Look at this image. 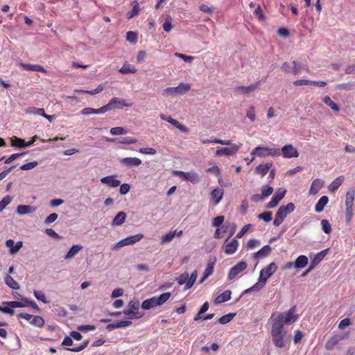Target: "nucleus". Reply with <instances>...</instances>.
Wrapping results in <instances>:
<instances>
[{
  "instance_id": "9b49d317",
  "label": "nucleus",
  "mask_w": 355,
  "mask_h": 355,
  "mask_svg": "<svg viewBox=\"0 0 355 355\" xmlns=\"http://www.w3.org/2000/svg\"><path fill=\"white\" fill-rule=\"evenodd\" d=\"M277 270V266L275 263H270L268 266L263 268L259 274V280H262L266 283L267 279L272 275Z\"/></svg>"
},
{
  "instance_id": "5fc2aeb1",
  "label": "nucleus",
  "mask_w": 355,
  "mask_h": 355,
  "mask_svg": "<svg viewBox=\"0 0 355 355\" xmlns=\"http://www.w3.org/2000/svg\"><path fill=\"white\" fill-rule=\"evenodd\" d=\"M44 109L38 107H30L26 111L27 114H38L40 116H44Z\"/></svg>"
},
{
  "instance_id": "72a5a7b5",
  "label": "nucleus",
  "mask_w": 355,
  "mask_h": 355,
  "mask_svg": "<svg viewBox=\"0 0 355 355\" xmlns=\"http://www.w3.org/2000/svg\"><path fill=\"white\" fill-rule=\"evenodd\" d=\"M344 178L343 176H340L335 179L329 186V190L330 192H334L336 191L339 187L342 184L343 182Z\"/></svg>"
},
{
  "instance_id": "473e14b6",
  "label": "nucleus",
  "mask_w": 355,
  "mask_h": 355,
  "mask_svg": "<svg viewBox=\"0 0 355 355\" xmlns=\"http://www.w3.org/2000/svg\"><path fill=\"white\" fill-rule=\"evenodd\" d=\"M35 208L30 205H21L17 207V213L20 215L33 213Z\"/></svg>"
},
{
  "instance_id": "37998d69",
  "label": "nucleus",
  "mask_w": 355,
  "mask_h": 355,
  "mask_svg": "<svg viewBox=\"0 0 355 355\" xmlns=\"http://www.w3.org/2000/svg\"><path fill=\"white\" fill-rule=\"evenodd\" d=\"M209 304L208 302H205L200 307L198 313L195 315L193 320L195 321H200V320L202 318V315L209 309Z\"/></svg>"
},
{
  "instance_id": "58836bf2",
  "label": "nucleus",
  "mask_w": 355,
  "mask_h": 355,
  "mask_svg": "<svg viewBox=\"0 0 355 355\" xmlns=\"http://www.w3.org/2000/svg\"><path fill=\"white\" fill-rule=\"evenodd\" d=\"M202 144H219L221 145H230L231 144V141L230 140H221L218 139H202L201 140Z\"/></svg>"
},
{
  "instance_id": "423d86ee",
  "label": "nucleus",
  "mask_w": 355,
  "mask_h": 355,
  "mask_svg": "<svg viewBox=\"0 0 355 355\" xmlns=\"http://www.w3.org/2000/svg\"><path fill=\"white\" fill-rule=\"evenodd\" d=\"M197 270H194L190 276L189 273L184 272L182 275H180L176 279V280L179 285L185 284L184 290H188L191 288L196 282L197 279Z\"/></svg>"
},
{
  "instance_id": "e2e57ef3",
  "label": "nucleus",
  "mask_w": 355,
  "mask_h": 355,
  "mask_svg": "<svg viewBox=\"0 0 355 355\" xmlns=\"http://www.w3.org/2000/svg\"><path fill=\"white\" fill-rule=\"evenodd\" d=\"M37 164H38V162L36 161L31 162L21 165L20 166V169L22 171L31 170V169H33V168H35V166H37Z\"/></svg>"
},
{
  "instance_id": "6ab92c4d",
  "label": "nucleus",
  "mask_w": 355,
  "mask_h": 355,
  "mask_svg": "<svg viewBox=\"0 0 355 355\" xmlns=\"http://www.w3.org/2000/svg\"><path fill=\"white\" fill-rule=\"evenodd\" d=\"M272 166V162H268L266 164L258 165L254 171V174L260 175L261 177L265 176Z\"/></svg>"
},
{
  "instance_id": "79ce46f5",
  "label": "nucleus",
  "mask_w": 355,
  "mask_h": 355,
  "mask_svg": "<svg viewBox=\"0 0 355 355\" xmlns=\"http://www.w3.org/2000/svg\"><path fill=\"white\" fill-rule=\"evenodd\" d=\"M144 235L142 234H138L134 236H130L125 239L126 241L127 245H133L137 242H139L142 238Z\"/></svg>"
},
{
  "instance_id": "412c9836",
  "label": "nucleus",
  "mask_w": 355,
  "mask_h": 355,
  "mask_svg": "<svg viewBox=\"0 0 355 355\" xmlns=\"http://www.w3.org/2000/svg\"><path fill=\"white\" fill-rule=\"evenodd\" d=\"M103 184H107L110 187H117L120 185L121 182L116 179L114 175H109L101 179Z\"/></svg>"
},
{
  "instance_id": "338daca9",
  "label": "nucleus",
  "mask_w": 355,
  "mask_h": 355,
  "mask_svg": "<svg viewBox=\"0 0 355 355\" xmlns=\"http://www.w3.org/2000/svg\"><path fill=\"white\" fill-rule=\"evenodd\" d=\"M172 19L171 17H168L164 23L163 24V28L165 31L169 32L173 28L172 24H171Z\"/></svg>"
},
{
  "instance_id": "6e6d98bb",
  "label": "nucleus",
  "mask_w": 355,
  "mask_h": 355,
  "mask_svg": "<svg viewBox=\"0 0 355 355\" xmlns=\"http://www.w3.org/2000/svg\"><path fill=\"white\" fill-rule=\"evenodd\" d=\"M89 344V340H85L81 345L76 347L73 348H67V350L73 352H79L85 349Z\"/></svg>"
},
{
  "instance_id": "2eb2a0df",
  "label": "nucleus",
  "mask_w": 355,
  "mask_h": 355,
  "mask_svg": "<svg viewBox=\"0 0 355 355\" xmlns=\"http://www.w3.org/2000/svg\"><path fill=\"white\" fill-rule=\"evenodd\" d=\"M37 139V135L32 137V139L29 141H25L24 139L13 137L11 139V145L15 147L25 148L32 146Z\"/></svg>"
},
{
  "instance_id": "1a4fd4ad",
  "label": "nucleus",
  "mask_w": 355,
  "mask_h": 355,
  "mask_svg": "<svg viewBox=\"0 0 355 355\" xmlns=\"http://www.w3.org/2000/svg\"><path fill=\"white\" fill-rule=\"evenodd\" d=\"M229 146H230V147L221 148L217 149V150L216 152V156H223V155L230 156V155H235L239 150V149L241 148L242 144H232L231 142V144H230Z\"/></svg>"
},
{
  "instance_id": "bb28decb",
  "label": "nucleus",
  "mask_w": 355,
  "mask_h": 355,
  "mask_svg": "<svg viewBox=\"0 0 355 355\" xmlns=\"http://www.w3.org/2000/svg\"><path fill=\"white\" fill-rule=\"evenodd\" d=\"M223 189L220 188H216L211 192V198L214 200V205H216L220 202L223 198Z\"/></svg>"
},
{
  "instance_id": "f257e3e1",
  "label": "nucleus",
  "mask_w": 355,
  "mask_h": 355,
  "mask_svg": "<svg viewBox=\"0 0 355 355\" xmlns=\"http://www.w3.org/2000/svg\"><path fill=\"white\" fill-rule=\"evenodd\" d=\"M270 318L272 324H281L282 328H284V324H290L297 321L299 315L297 313L296 306H293L286 312L273 313Z\"/></svg>"
},
{
  "instance_id": "9d476101",
  "label": "nucleus",
  "mask_w": 355,
  "mask_h": 355,
  "mask_svg": "<svg viewBox=\"0 0 355 355\" xmlns=\"http://www.w3.org/2000/svg\"><path fill=\"white\" fill-rule=\"evenodd\" d=\"M191 86L187 83H180L175 87H167L164 89V92L169 95L182 94L189 91Z\"/></svg>"
},
{
  "instance_id": "2f4dec72",
  "label": "nucleus",
  "mask_w": 355,
  "mask_h": 355,
  "mask_svg": "<svg viewBox=\"0 0 355 355\" xmlns=\"http://www.w3.org/2000/svg\"><path fill=\"white\" fill-rule=\"evenodd\" d=\"M329 198L326 196H322L315 206V211L320 213L323 211L324 207L327 204Z\"/></svg>"
},
{
  "instance_id": "c03bdc74",
  "label": "nucleus",
  "mask_w": 355,
  "mask_h": 355,
  "mask_svg": "<svg viewBox=\"0 0 355 355\" xmlns=\"http://www.w3.org/2000/svg\"><path fill=\"white\" fill-rule=\"evenodd\" d=\"M132 4H133L132 10L130 12L127 13V18L128 19L137 16L139 14V10H140L139 4L138 2L134 1L132 3Z\"/></svg>"
},
{
  "instance_id": "6e6552de",
  "label": "nucleus",
  "mask_w": 355,
  "mask_h": 355,
  "mask_svg": "<svg viewBox=\"0 0 355 355\" xmlns=\"http://www.w3.org/2000/svg\"><path fill=\"white\" fill-rule=\"evenodd\" d=\"M173 174L186 181H189L192 184H196L199 182L200 178L197 173L194 171L184 172L180 171H174Z\"/></svg>"
},
{
  "instance_id": "b1692460",
  "label": "nucleus",
  "mask_w": 355,
  "mask_h": 355,
  "mask_svg": "<svg viewBox=\"0 0 355 355\" xmlns=\"http://www.w3.org/2000/svg\"><path fill=\"white\" fill-rule=\"evenodd\" d=\"M327 249L318 252L311 260V264L309 267V270H312L324 259L327 254Z\"/></svg>"
},
{
  "instance_id": "39448f33",
  "label": "nucleus",
  "mask_w": 355,
  "mask_h": 355,
  "mask_svg": "<svg viewBox=\"0 0 355 355\" xmlns=\"http://www.w3.org/2000/svg\"><path fill=\"white\" fill-rule=\"evenodd\" d=\"M251 155L259 157H277L281 155V151L279 148L259 146L252 150Z\"/></svg>"
},
{
  "instance_id": "ea45409f",
  "label": "nucleus",
  "mask_w": 355,
  "mask_h": 355,
  "mask_svg": "<svg viewBox=\"0 0 355 355\" xmlns=\"http://www.w3.org/2000/svg\"><path fill=\"white\" fill-rule=\"evenodd\" d=\"M5 283L12 289L17 290L19 288V284L10 275L6 276Z\"/></svg>"
},
{
  "instance_id": "7ed1b4c3",
  "label": "nucleus",
  "mask_w": 355,
  "mask_h": 355,
  "mask_svg": "<svg viewBox=\"0 0 355 355\" xmlns=\"http://www.w3.org/2000/svg\"><path fill=\"white\" fill-rule=\"evenodd\" d=\"M295 209V206L293 202H289L286 205H282L275 214V218L273 220V225L275 227L279 226L286 218V216L292 213Z\"/></svg>"
},
{
  "instance_id": "3c124183",
  "label": "nucleus",
  "mask_w": 355,
  "mask_h": 355,
  "mask_svg": "<svg viewBox=\"0 0 355 355\" xmlns=\"http://www.w3.org/2000/svg\"><path fill=\"white\" fill-rule=\"evenodd\" d=\"M171 124H172L182 132L187 133L189 132L188 128H187L185 125L180 123L178 121L174 119L171 121Z\"/></svg>"
},
{
  "instance_id": "a878e982",
  "label": "nucleus",
  "mask_w": 355,
  "mask_h": 355,
  "mask_svg": "<svg viewBox=\"0 0 355 355\" xmlns=\"http://www.w3.org/2000/svg\"><path fill=\"white\" fill-rule=\"evenodd\" d=\"M6 246L9 248L10 254L17 253L23 246L22 241H18L15 243V241L12 239L6 241Z\"/></svg>"
},
{
  "instance_id": "f3484780",
  "label": "nucleus",
  "mask_w": 355,
  "mask_h": 355,
  "mask_svg": "<svg viewBox=\"0 0 355 355\" xmlns=\"http://www.w3.org/2000/svg\"><path fill=\"white\" fill-rule=\"evenodd\" d=\"M282 154L285 158L297 157L299 153L291 144H287L282 147Z\"/></svg>"
},
{
  "instance_id": "4be33fe9",
  "label": "nucleus",
  "mask_w": 355,
  "mask_h": 355,
  "mask_svg": "<svg viewBox=\"0 0 355 355\" xmlns=\"http://www.w3.org/2000/svg\"><path fill=\"white\" fill-rule=\"evenodd\" d=\"M272 248L269 245H264L259 251L253 254L255 259H259L268 257L271 252Z\"/></svg>"
},
{
  "instance_id": "052dcab7",
  "label": "nucleus",
  "mask_w": 355,
  "mask_h": 355,
  "mask_svg": "<svg viewBox=\"0 0 355 355\" xmlns=\"http://www.w3.org/2000/svg\"><path fill=\"white\" fill-rule=\"evenodd\" d=\"M352 324V320L349 318H345L340 320L338 324V328L340 330L345 329L346 327L350 326Z\"/></svg>"
},
{
  "instance_id": "603ef678",
  "label": "nucleus",
  "mask_w": 355,
  "mask_h": 355,
  "mask_svg": "<svg viewBox=\"0 0 355 355\" xmlns=\"http://www.w3.org/2000/svg\"><path fill=\"white\" fill-rule=\"evenodd\" d=\"M261 195L263 198L265 199L266 198L270 196L273 192V188L268 185H263L261 187Z\"/></svg>"
},
{
  "instance_id": "0eeeda50",
  "label": "nucleus",
  "mask_w": 355,
  "mask_h": 355,
  "mask_svg": "<svg viewBox=\"0 0 355 355\" xmlns=\"http://www.w3.org/2000/svg\"><path fill=\"white\" fill-rule=\"evenodd\" d=\"M139 303L138 301H130L128 304V308L124 309L123 313L125 315H129V319H139L141 318L144 313L140 312Z\"/></svg>"
},
{
  "instance_id": "09e8293b",
  "label": "nucleus",
  "mask_w": 355,
  "mask_h": 355,
  "mask_svg": "<svg viewBox=\"0 0 355 355\" xmlns=\"http://www.w3.org/2000/svg\"><path fill=\"white\" fill-rule=\"evenodd\" d=\"M176 235V231L169 232L162 237L161 243H166L171 242Z\"/></svg>"
},
{
  "instance_id": "cd10ccee",
  "label": "nucleus",
  "mask_w": 355,
  "mask_h": 355,
  "mask_svg": "<svg viewBox=\"0 0 355 355\" xmlns=\"http://www.w3.org/2000/svg\"><path fill=\"white\" fill-rule=\"evenodd\" d=\"M132 324V322L130 320H121L116 322L115 323L108 324L106 326V329L107 331H112L118 328H123L128 326H130Z\"/></svg>"
},
{
  "instance_id": "13d9d810",
  "label": "nucleus",
  "mask_w": 355,
  "mask_h": 355,
  "mask_svg": "<svg viewBox=\"0 0 355 355\" xmlns=\"http://www.w3.org/2000/svg\"><path fill=\"white\" fill-rule=\"evenodd\" d=\"M272 212L264 211L257 216L258 218L263 220L265 222H270L272 220Z\"/></svg>"
},
{
  "instance_id": "774afa93",
  "label": "nucleus",
  "mask_w": 355,
  "mask_h": 355,
  "mask_svg": "<svg viewBox=\"0 0 355 355\" xmlns=\"http://www.w3.org/2000/svg\"><path fill=\"white\" fill-rule=\"evenodd\" d=\"M338 343V339L336 337L331 338L326 344L327 349H332L334 346Z\"/></svg>"
},
{
  "instance_id": "c756f323",
  "label": "nucleus",
  "mask_w": 355,
  "mask_h": 355,
  "mask_svg": "<svg viewBox=\"0 0 355 355\" xmlns=\"http://www.w3.org/2000/svg\"><path fill=\"white\" fill-rule=\"evenodd\" d=\"M232 293L230 290L224 291L222 294L219 295L214 300L216 304L225 302L231 299Z\"/></svg>"
},
{
  "instance_id": "49530a36",
  "label": "nucleus",
  "mask_w": 355,
  "mask_h": 355,
  "mask_svg": "<svg viewBox=\"0 0 355 355\" xmlns=\"http://www.w3.org/2000/svg\"><path fill=\"white\" fill-rule=\"evenodd\" d=\"M3 305H7L12 308V309L15 308L24 307L26 306V303L21 300V302L19 301H10V302H3Z\"/></svg>"
},
{
  "instance_id": "8fccbe9b",
  "label": "nucleus",
  "mask_w": 355,
  "mask_h": 355,
  "mask_svg": "<svg viewBox=\"0 0 355 355\" xmlns=\"http://www.w3.org/2000/svg\"><path fill=\"white\" fill-rule=\"evenodd\" d=\"M171 124H172L182 132L187 133L189 132L188 128H187L185 125L180 123L178 121L174 119L171 121Z\"/></svg>"
},
{
  "instance_id": "a18cd8bd",
  "label": "nucleus",
  "mask_w": 355,
  "mask_h": 355,
  "mask_svg": "<svg viewBox=\"0 0 355 355\" xmlns=\"http://www.w3.org/2000/svg\"><path fill=\"white\" fill-rule=\"evenodd\" d=\"M30 323L37 327H42L44 325V320L41 316L33 315Z\"/></svg>"
},
{
  "instance_id": "ddd939ff",
  "label": "nucleus",
  "mask_w": 355,
  "mask_h": 355,
  "mask_svg": "<svg viewBox=\"0 0 355 355\" xmlns=\"http://www.w3.org/2000/svg\"><path fill=\"white\" fill-rule=\"evenodd\" d=\"M286 190L282 188L277 189L275 195L271 198L270 201L268 202L266 208L272 209L275 207L281 200L284 197Z\"/></svg>"
},
{
  "instance_id": "4d7b16f0",
  "label": "nucleus",
  "mask_w": 355,
  "mask_h": 355,
  "mask_svg": "<svg viewBox=\"0 0 355 355\" xmlns=\"http://www.w3.org/2000/svg\"><path fill=\"white\" fill-rule=\"evenodd\" d=\"M112 135H122L127 133V130L122 127H114L110 129Z\"/></svg>"
},
{
  "instance_id": "bf43d9fd",
  "label": "nucleus",
  "mask_w": 355,
  "mask_h": 355,
  "mask_svg": "<svg viewBox=\"0 0 355 355\" xmlns=\"http://www.w3.org/2000/svg\"><path fill=\"white\" fill-rule=\"evenodd\" d=\"M126 40L131 43L135 44L137 42V34L133 31H128L126 33Z\"/></svg>"
},
{
  "instance_id": "c9c22d12",
  "label": "nucleus",
  "mask_w": 355,
  "mask_h": 355,
  "mask_svg": "<svg viewBox=\"0 0 355 355\" xmlns=\"http://www.w3.org/2000/svg\"><path fill=\"white\" fill-rule=\"evenodd\" d=\"M308 264V258L305 255L299 256L295 261V267L303 268Z\"/></svg>"
},
{
  "instance_id": "f704fd0d",
  "label": "nucleus",
  "mask_w": 355,
  "mask_h": 355,
  "mask_svg": "<svg viewBox=\"0 0 355 355\" xmlns=\"http://www.w3.org/2000/svg\"><path fill=\"white\" fill-rule=\"evenodd\" d=\"M108 141L111 142H116L123 144H133L137 142V140L134 137H125L122 139H118L116 138L110 139Z\"/></svg>"
},
{
  "instance_id": "f8f14e48",
  "label": "nucleus",
  "mask_w": 355,
  "mask_h": 355,
  "mask_svg": "<svg viewBox=\"0 0 355 355\" xmlns=\"http://www.w3.org/2000/svg\"><path fill=\"white\" fill-rule=\"evenodd\" d=\"M247 263L245 261L238 262L235 266L232 267L228 273V279H233L241 272L247 268Z\"/></svg>"
},
{
  "instance_id": "c85d7f7f",
  "label": "nucleus",
  "mask_w": 355,
  "mask_h": 355,
  "mask_svg": "<svg viewBox=\"0 0 355 355\" xmlns=\"http://www.w3.org/2000/svg\"><path fill=\"white\" fill-rule=\"evenodd\" d=\"M127 215L124 211H120L113 218L111 225L113 227L121 225L126 219Z\"/></svg>"
},
{
  "instance_id": "864d4df0",
  "label": "nucleus",
  "mask_w": 355,
  "mask_h": 355,
  "mask_svg": "<svg viewBox=\"0 0 355 355\" xmlns=\"http://www.w3.org/2000/svg\"><path fill=\"white\" fill-rule=\"evenodd\" d=\"M234 315H235L234 313L226 314V315L220 317V318H218L217 322H218L219 323H220L222 324H227V323L230 322L233 319Z\"/></svg>"
},
{
  "instance_id": "a211bd4d",
  "label": "nucleus",
  "mask_w": 355,
  "mask_h": 355,
  "mask_svg": "<svg viewBox=\"0 0 355 355\" xmlns=\"http://www.w3.org/2000/svg\"><path fill=\"white\" fill-rule=\"evenodd\" d=\"M108 103L111 110L121 109L123 107H129L132 106V103H126L124 100L117 97L112 98Z\"/></svg>"
},
{
  "instance_id": "69168bd1",
  "label": "nucleus",
  "mask_w": 355,
  "mask_h": 355,
  "mask_svg": "<svg viewBox=\"0 0 355 355\" xmlns=\"http://www.w3.org/2000/svg\"><path fill=\"white\" fill-rule=\"evenodd\" d=\"M246 116L250 119L252 122H254L256 119L255 109L253 106H251L247 111Z\"/></svg>"
},
{
  "instance_id": "dca6fc26",
  "label": "nucleus",
  "mask_w": 355,
  "mask_h": 355,
  "mask_svg": "<svg viewBox=\"0 0 355 355\" xmlns=\"http://www.w3.org/2000/svg\"><path fill=\"white\" fill-rule=\"evenodd\" d=\"M260 86V82H256L249 86H239L235 88V92L241 94H249L257 90Z\"/></svg>"
},
{
  "instance_id": "393cba45",
  "label": "nucleus",
  "mask_w": 355,
  "mask_h": 355,
  "mask_svg": "<svg viewBox=\"0 0 355 355\" xmlns=\"http://www.w3.org/2000/svg\"><path fill=\"white\" fill-rule=\"evenodd\" d=\"M324 181L321 179H315L313 181L309 189V194L315 195L323 187Z\"/></svg>"
},
{
  "instance_id": "4c0bfd02",
  "label": "nucleus",
  "mask_w": 355,
  "mask_h": 355,
  "mask_svg": "<svg viewBox=\"0 0 355 355\" xmlns=\"http://www.w3.org/2000/svg\"><path fill=\"white\" fill-rule=\"evenodd\" d=\"M354 201V191H348L346 193V199H345V206L346 209H353Z\"/></svg>"
},
{
  "instance_id": "a19ab883",
  "label": "nucleus",
  "mask_w": 355,
  "mask_h": 355,
  "mask_svg": "<svg viewBox=\"0 0 355 355\" xmlns=\"http://www.w3.org/2000/svg\"><path fill=\"white\" fill-rule=\"evenodd\" d=\"M322 101L328 106H329L334 111L338 112L340 107L334 102L329 96L323 98Z\"/></svg>"
},
{
  "instance_id": "0e129e2a",
  "label": "nucleus",
  "mask_w": 355,
  "mask_h": 355,
  "mask_svg": "<svg viewBox=\"0 0 355 355\" xmlns=\"http://www.w3.org/2000/svg\"><path fill=\"white\" fill-rule=\"evenodd\" d=\"M11 200V198L7 196L0 201V212L2 211L6 208V207L10 203Z\"/></svg>"
},
{
  "instance_id": "680f3d73",
  "label": "nucleus",
  "mask_w": 355,
  "mask_h": 355,
  "mask_svg": "<svg viewBox=\"0 0 355 355\" xmlns=\"http://www.w3.org/2000/svg\"><path fill=\"white\" fill-rule=\"evenodd\" d=\"M321 226L324 233L329 234L331 232V225L327 220H322L321 221Z\"/></svg>"
},
{
  "instance_id": "5701e85b",
  "label": "nucleus",
  "mask_w": 355,
  "mask_h": 355,
  "mask_svg": "<svg viewBox=\"0 0 355 355\" xmlns=\"http://www.w3.org/2000/svg\"><path fill=\"white\" fill-rule=\"evenodd\" d=\"M120 163L128 166H138L141 164V160L137 157H125L120 160Z\"/></svg>"
},
{
  "instance_id": "20e7f679",
  "label": "nucleus",
  "mask_w": 355,
  "mask_h": 355,
  "mask_svg": "<svg viewBox=\"0 0 355 355\" xmlns=\"http://www.w3.org/2000/svg\"><path fill=\"white\" fill-rule=\"evenodd\" d=\"M286 332L284 328H282L281 324H272L271 335L274 345L278 348H283L285 347V336Z\"/></svg>"
},
{
  "instance_id": "7c9ffc66",
  "label": "nucleus",
  "mask_w": 355,
  "mask_h": 355,
  "mask_svg": "<svg viewBox=\"0 0 355 355\" xmlns=\"http://www.w3.org/2000/svg\"><path fill=\"white\" fill-rule=\"evenodd\" d=\"M83 248L80 245H73L69 252L64 256L65 259H70L73 258Z\"/></svg>"
},
{
  "instance_id": "aec40b11",
  "label": "nucleus",
  "mask_w": 355,
  "mask_h": 355,
  "mask_svg": "<svg viewBox=\"0 0 355 355\" xmlns=\"http://www.w3.org/2000/svg\"><path fill=\"white\" fill-rule=\"evenodd\" d=\"M19 66H21L24 70L26 71H40L45 74L47 73V71L40 64H32L20 62Z\"/></svg>"
},
{
  "instance_id": "e433bc0d",
  "label": "nucleus",
  "mask_w": 355,
  "mask_h": 355,
  "mask_svg": "<svg viewBox=\"0 0 355 355\" xmlns=\"http://www.w3.org/2000/svg\"><path fill=\"white\" fill-rule=\"evenodd\" d=\"M119 71L122 74H126L129 73H133L137 71V69L134 66H132L128 62H125Z\"/></svg>"
},
{
  "instance_id": "de8ad7c7",
  "label": "nucleus",
  "mask_w": 355,
  "mask_h": 355,
  "mask_svg": "<svg viewBox=\"0 0 355 355\" xmlns=\"http://www.w3.org/2000/svg\"><path fill=\"white\" fill-rule=\"evenodd\" d=\"M214 272V263H209L204 272L203 277L201 278L200 282L202 283L209 276H210Z\"/></svg>"
},
{
  "instance_id": "f03ea898",
  "label": "nucleus",
  "mask_w": 355,
  "mask_h": 355,
  "mask_svg": "<svg viewBox=\"0 0 355 355\" xmlns=\"http://www.w3.org/2000/svg\"><path fill=\"white\" fill-rule=\"evenodd\" d=\"M171 297V293H164L161 294L159 296H154L151 298L147 299L144 300L141 304V308L145 310H148L150 309L162 306Z\"/></svg>"
},
{
  "instance_id": "4468645a",
  "label": "nucleus",
  "mask_w": 355,
  "mask_h": 355,
  "mask_svg": "<svg viewBox=\"0 0 355 355\" xmlns=\"http://www.w3.org/2000/svg\"><path fill=\"white\" fill-rule=\"evenodd\" d=\"M239 242L236 239H233L230 241L229 238H227L224 243L223 249L224 252L227 254H234L238 249Z\"/></svg>"
}]
</instances>
